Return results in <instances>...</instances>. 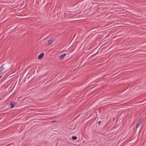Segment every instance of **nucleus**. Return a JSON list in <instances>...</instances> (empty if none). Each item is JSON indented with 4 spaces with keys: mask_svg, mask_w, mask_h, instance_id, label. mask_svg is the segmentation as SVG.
<instances>
[{
    "mask_svg": "<svg viewBox=\"0 0 146 146\" xmlns=\"http://www.w3.org/2000/svg\"><path fill=\"white\" fill-rule=\"evenodd\" d=\"M142 123V120L141 118H140L138 120V122L136 124L135 126V128L137 129L139 126Z\"/></svg>",
    "mask_w": 146,
    "mask_h": 146,
    "instance_id": "f257e3e1",
    "label": "nucleus"
},
{
    "mask_svg": "<svg viewBox=\"0 0 146 146\" xmlns=\"http://www.w3.org/2000/svg\"><path fill=\"white\" fill-rule=\"evenodd\" d=\"M1 69L0 70V72H4L5 71V70L4 67V65L3 64L0 66Z\"/></svg>",
    "mask_w": 146,
    "mask_h": 146,
    "instance_id": "f03ea898",
    "label": "nucleus"
},
{
    "mask_svg": "<svg viewBox=\"0 0 146 146\" xmlns=\"http://www.w3.org/2000/svg\"><path fill=\"white\" fill-rule=\"evenodd\" d=\"M54 41V39L52 38H50L47 41L48 44V45H50Z\"/></svg>",
    "mask_w": 146,
    "mask_h": 146,
    "instance_id": "7ed1b4c3",
    "label": "nucleus"
},
{
    "mask_svg": "<svg viewBox=\"0 0 146 146\" xmlns=\"http://www.w3.org/2000/svg\"><path fill=\"white\" fill-rule=\"evenodd\" d=\"M44 54L43 53L40 54L38 56V59H41L44 56Z\"/></svg>",
    "mask_w": 146,
    "mask_h": 146,
    "instance_id": "20e7f679",
    "label": "nucleus"
},
{
    "mask_svg": "<svg viewBox=\"0 0 146 146\" xmlns=\"http://www.w3.org/2000/svg\"><path fill=\"white\" fill-rule=\"evenodd\" d=\"M66 54H63L60 55L59 56V59L60 60H62L64 57L66 56Z\"/></svg>",
    "mask_w": 146,
    "mask_h": 146,
    "instance_id": "39448f33",
    "label": "nucleus"
},
{
    "mask_svg": "<svg viewBox=\"0 0 146 146\" xmlns=\"http://www.w3.org/2000/svg\"><path fill=\"white\" fill-rule=\"evenodd\" d=\"M16 103L13 102H11L10 103V105L11 106V108H12L14 107L16 105Z\"/></svg>",
    "mask_w": 146,
    "mask_h": 146,
    "instance_id": "423d86ee",
    "label": "nucleus"
},
{
    "mask_svg": "<svg viewBox=\"0 0 146 146\" xmlns=\"http://www.w3.org/2000/svg\"><path fill=\"white\" fill-rule=\"evenodd\" d=\"M72 139L73 140H75L77 139V137L76 136H72L71 137Z\"/></svg>",
    "mask_w": 146,
    "mask_h": 146,
    "instance_id": "0eeeda50",
    "label": "nucleus"
},
{
    "mask_svg": "<svg viewBox=\"0 0 146 146\" xmlns=\"http://www.w3.org/2000/svg\"><path fill=\"white\" fill-rule=\"evenodd\" d=\"M100 123H101V121H99L98 122V123L99 125H100Z\"/></svg>",
    "mask_w": 146,
    "mask_h": 146,
    "instance_id": "6e6552de",
    "label": "nucleus"
},
{
    "mask_svg": "<svg viewBox=\"0 0 146 146\" xmlns=\"http://www.w3.org/2000/svg\"><path fill=\"white\" fill-rule=\"evenodd\" d=\"M56 121H51V123H54L56 122Z\"/></svg>",
    "mask_w": 146,
    "mask_h": 146,
    "instance_id": "1a4fd4ad",
    "label": "nucleus"
},
{
    "mask_svg": "<svg viewBox=\"0 0 146 146\" xmlns=\"http://www.w3.org/2000/svg\"><path fill=\"white\" fill-rule=\"evenodd\" d=\"M1 77H2V76L0 75V79L1 78Z\"/></svg>",
    "mask_w": 146,
    "mask_h": 146,
    "instance_id": "9d476101",
    "label": "nucleus"
}]
</instances>
